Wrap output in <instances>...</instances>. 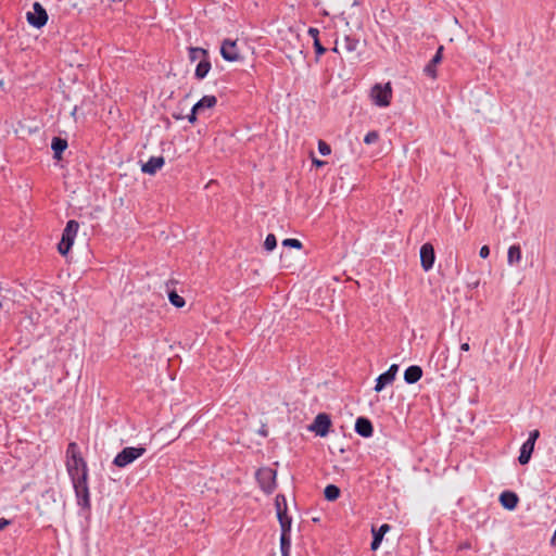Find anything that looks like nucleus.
Here are the masks:
<instances>
[{"mask_svg":"<svg viewBox=\"0 0 556 556\" xmlns=\"http://www.w3.org/2000/svg\"><path fill=\"white\" fill-rule=\"evenodd\" d=\"M66 470L72 481L88 479V469L76 442H71L66 448Z\"/></svg>","mask_w":556,"mask_h":556,"instance_id":"f257e3e1","label":"nucleus"},{"mask_svg":"<svg viewBox=\"0 0 556 556\" xmlns=\"http://www.w3.org/2000/svg\"><path fill=\"white\" fill-rule=\"evenodd\" d=\"M146 447L139 445V446H128L124 447L113 459V464L116 467L124 468L131 463H134L136 459L141 457L146 453Z\"/></svg>","mask_w":556,"mask_h":556,"instance_id":"f03ea898","label":"nucleus"},{"mask_svg":"<svg viewBox=\"0 0 556 556\" xmlns=\"http://www.w3.org/2000/svg\"><path fill=\"white\" fill-rule=\"evenodd\" d=\"M370 99L379 108H386L390 104L392 98V88L390 83L375 84L370 89Z\"/></svg>","mask_w":556,"mask_h":556,"instance_id":"7ed1b4c3","label":"nucleus"},{"mask_svg":"<svg viewBox=\"0 0 556 556\" xmlns=\"http://www.w3.org/2000/svg\"><path fill=\"white\" fill-rule=\"evenodd\" d=\"M78 228H79L78 222H76L74 219H71L67 222V224L63 230L61 241L58 244V250L61 255H66L70 252V250L74 243L75 237L77 235Z\"/></svg>","mask_w":556,"mask_h":556,"instance_id":"20e7f679","label":"nucleus"},{"mask_svg":"<svg viewBox=\"0 0 556 556\" xmlns=\"http://www.w3.org/2000/svg\"><path fill=\"white\" fill-rule=\"evenodd\" d=\"M188 58L191 64H194V70H211L212 63L208 51L203 48L191 47L188 50Z\"/></svg>","mask_w":556,"mask_h":556,"instance_id":"39448f33","label":"nucleus"},{"mask_svg":"<svg viewBox=\"0 0 556 556\" xmlns=\"http://www.w3.org/2000/svg\"><path fill=\"white\" fill-rule=\"evenodd\" d=\"M219 53L227 62H237L242 60L241 49L239 48L237 39H224L220 43Z\"/></svg>","mask_w":556,"mask_h":556,"instance_id":"423d86ee","label":"nucleus"},{"mask_svg":"<svg viewBox=\"0 0 556 556\" xmlns=\"http://www.w3.org/2000/svg\"><path fill=\"white\" fill-rule=\"evenodd\" d=\"M276 476V470L269 467H264L256 471L257 482L260 483V486L265 493L270 494L275 490Z\"/></svg>","mask_w":556,"mask_h":556,"instance_id":"0eeeda50","label":"nucleus"},{"mask_svg":"<svg viewBox=\"0 0 556 556\" xmlns=\"http://www.w3.org/2000/svg\"><path fill=\"white\" fill-rule=\"evenodd\" d=\"M72 483L77 498V504L85 509H89L91 504L88 479H85V477L81 476L80 480L72 481Z\"/></svg>","mask_w":556,"mask_h":556,"instance_id":"6e6552de","label":"nucleus"},{"mask_svg":"<svg viewBox=\"0 0 556 556\" xmlns=\"http://www.w3.org/2000/svg\"><path fill=\"white\" fill-rule=\"evenodd\" d=\"M343 50L350 65H354L361 61V42L357 38L345 36Z\"/></svg>","mask_w":556,"mask_h":556,"instance_id":"1a4fd4ad","label":"nucleus"},{"mask_svg":"<svg viewBox=\"0 0 556 556\" xmlns=\"http://www.w3.org/2000/svg\"><path fill=\"white\" fill-rule=\"evenodd\" d=\"M26 20L30 26L41 28L48 22V13L41 3L36 1L33 3V11L27 12Z\"/></svg>","mask_w":556,"mask_h":556,"instance_id":"9d476101","label":"nucleus"},{"mask_svg":"<svg viewBox=\"0 0 556 556\" xmlns=\"http://www.w3.org/2000/svg\"><path fill=\"white\" fill-rule=\"evenodd\" d=\"M331 420L327 414H318L308 429L319 437H326L329 432Z\"/></svg>","mask_w":556,"mask_h":556,"instance_id":"9b49d317","label":"nucleus"},{"mask_svg":"<svg viewBox=\"0 0 556 556\" xmlns=\"http://www.w3.org/2000/svg\"><path fill=\"white\" fill-rule=\"evenodd\" d=\"M399 370V365L392 364L387 371L376 379L375 391L381 392L388 384L392 383Z\"/></svg>","mask_w":556,"mask_h":556,"instance_id":"f8f14e48","label":"nucleus"},{"mask_svg":"<svg viewBox=\"0 0 556 556\" xmlns=\"http://www.w3.org/2000/svg\"><path fill=\"white\" fill-rule=\"evenodd\" d=\"M435 260L434 249L431 243H425L420 248V264L428 271L433 267Z\"/></svg>","mask_w":556,"mask_h":556,"instance_id":"ddd939ff","label":"nucleus"},{"mask_svg":"<svg viewBox=\"0 0 556 556\" xmlns=\"http://www.w3.org/2000/svg\"><path fill=\"white\" fill-rule=\"evenodd\" d=\"M355 432L363 438H370L374 432L371 421L366 417H358L355 421Z\"/></svg>","mask_w":556,"mask_h":556,"instance_id":"4468645a","label":"nucleus"},{"mask_svg":"<svg viewBox=\"0 0 556 556\" xmlns=\"http://www.w3.org/2000/svg\"><path fill=\"white\" fill-rule=\"evenodd\" d=\"M164 164L165 160L163 156H151L148 162L141 166V170L144 174L154 175Z\"/></svg>","mask_w":556,"mask_h":556,"instance_id":"2eb2a0df","label":"nucleus"},{"mask_svg":"<svg viewBox=\"0 0 556 556\" xmlns=\"http://www.w3.org/2000/svg\"><path fill=\"white\" fill-rule=\"evenodd\" d=\"M519 502L518 495L513 491H504L500 495L501 505L508 510H514Z\"/></svg>","mask_w":556,"mask_h":556,"instance_id":"dca6fc26","label":"nucleus"},{"mask_svg":"<svg viewBox=\"0 0 556 556\" xmlns=\"http://www.w3.org/2000/svg\"><path fill=\"white\" fill-rule=\"evenodd\" d=\"M389 530L390 526L388 523L381 525L378 530H372V541L370 544L372 551H377L380 547L382 539Z\"/></svg>","mask_w":556,"mask_h":556,"instance_id":"f3484780","label":"nucleus"},{"mask_svg":"<svg viewBox=\"0 0 556 556\" xmlns=\"http://www.w3.org/2000/svg\"><path fill=\"white\" fill-rule=\"evenodd\" d=\"M422 377V369L420 366L412 365L404 371V380L408 384L416 383Z\"/></svg>","mask_w":556,"mask_h":556,"instance_id":"a211bd4d","label":"nucleus"},{"mask_svg":"<svg viewBox=\"0 0 556 556\" xmlns=\"http://www.w3.org/2000/svg\"><path fill=\"white\" fill-rule=\"evenodd\" d=\"M67 148V141L61 137H53L52 139V142H51V149L53 151V157L55 160H61L62 159V153L66 150Z\"/></svg>","mask_w":556,"mask_h":556,"instance_id":"6ab92c4d","label":"nucleus"},{"mask_svg":"<svg viewBox=\"0 0 556 556\" xmlns=\"http://www.w3.org/2000/svg\"><path fill=\"white\" fill-rule=\"evenodd\" d=\"M534 445L533 443L531 442H528L526 441L521 447H520V454H519V457H518V462L520 465H527L530 459H531V455L534 451Z\"/></svg>","mask_w":556,"mask_h":556,"instance_id":"aec40b11","label":"nucleus"},{"mask_svg":"<svg viewBox=\"0 0 556 556\" xmlns=\"http://www.w3.org/2000/svg\"><path fill=\"white\" fill-rule=\"evenodd\" d=\"M217 99L215 96H204L194 104V111L203 112L205 109H212L216 105Z\"/></svg>","mask_w":556,"mask_h":556,"instance_id":"412c9836","label":"nucleus"},{"mask_svg":"<svg viewBox=\"0 0 556 556\" xmlns=\"http://www.w3.org/2000/svg\"><path fill=\"white\" fill-rule=\"evenodd\" d=\"M521 261V250L520 247L517 244H514L509 247L508 253H507V263L511 265H516Z\"/></svg>","mask_w":556,"mask_h":556,"instance_id":"4be33fe9","label":"nucleus"},{"mask_svg":"<svg viewBox=\"0 0 556 556\" xmlns=\"http://www.w3.org/2000/svg\"><path fill=\"white\" fill-rule=\"evenodd\" d=\"M443 46H439L434 55L424 66V70H435L437 65L442 61L443 58Z\"/></svg>","mask_w":556,"mask_h":556,"instance_id":"5701e85b","label":"nucleus"},{"mask_svg":"<svg viewBox=\"0 0 556 556\" xmlns=\"http://www.w3.org/2000/svg\"><path fill=\"white\" fill-rule=\"evenodd\" d=\"M277 517L287 514V498L283 494H278L275 498Z\"/></svg>","mask_w":556,"mask_h":556,"instance_id":"b1692460","label":"nucleus"},{"mask_svg":"<svg viewBox=\"0 0 556 556\" xmlns=\"http://www.w3.org/2000/svg\"><path fill=\"white\" fill-rule=\"evenodd\" d=\"M324 495L327 501H336L340 496V489L334 484H328L324 490Z\"/></svg>","mask_w":556,"mask_h":556,"instance_id":"393cba45","label":"nucleus"},{"mask_svg":"<svg viewBox=\"0 0 556 556\" xmlns=\"http://www.w3.org/2000/svg\"><path fill=\"white\" fill-rule=\"evenodd\" d=\"M281 528V534L290 535L292 519L287 514L277 517Z\"/></svg>","mask_w":556,"mask_h":556,"instance_id":"a878e982","label":"nucleus"},{"mask_svg":"<svg viewBox=\"0 0 556 556\" xmlns=\"http://www.w3.org/2000/svg\"><path fill=\"white\" fill-rule=\"evenodd\" d=\"M168 300L172 305H174L177 308H181L185 306L186 302L182 296H180L176 291L169 290L168 291Z\"/></svg>","mask_w":556,"mask_h":556,"instance_id":"bb28decb","label":"nucleus"},{"mask_svg":"<svg viewBox=\"0 0 556 556\" xmlns=\"http://www.w3.org/2000/svg\"><path fill=\"white\" fill-rule=\"evenodd\" d=\"M291 548V538L290 535L280 534V552L281 556H289Z\"/></svg>","mask_w":556,"mask_h":556,"instance_id":"cd10ccee","label":"nucleus"},{"mask_svg":"<svg viewBox=\"0 0 556 556\" xmlns=\"http://www.w3.org/2000/svg\"><path fill=\"white\" fill-rule=\"evenodd\" d=\"M277 247V239L275 235L268 233L264 241V248L267 251H273Z\"/></svg>","mask_w":556,"mask_h":556,"instance_id":"c85d7f7f","label":"nucleus"},{"mask_svg":"<svg viewBox=\"0 0 556 556\" xmlns=\"http://www.w3.org/2000/svg\"><path fill=\"white\" fill-rule=\"evenodd\" d=\"M379 139V134L378 131L376 130H371V131H368L365 137H364V142L366 144H372L375 142H377V140Z\"/></svg>","mask_w":556,"mask_h":556,"instance_id":"c756f323","label":"nucleus"},{"mask_svg":"<svg viewBox=\"0 0 556 556\" xmlns=\"http://www.w3.org/2000/svg\"><path fill=\"white\" fill-rule=\"evenodd\" d=\"M318 151L323 156H327L331 153V148L327 142L319 140L318 141Z\"/></svg>","mask_w":556,"mask_h":556,"instance_id":"7c9ffc66","label":"nucleus"},{"mask_svg":"<svg viewBox=\"0 0 556 556\" xmlns=\"http://www.w3.org/2000/svg\"><path fill=\"white\" fill-rule=\"evenodd\" d=\"M282 245L283 247H289V248H295V249H301L302 248L301 241L298 240V239H293V238L285 239L282 241Z\"/></svg>","mask_w":556,"mask_h":556,"instance_id":"2f4dec72","label":"nucleus"},{"mask_svg":"<svg viewBox=\"0 0 556 556\" xmlns=\"http://www.w3.org/2000/svg\"><path fill=\"white\" fill-rule=\"evenodd\" d=\"M314 49L317 56L326 52V48L321 45L319 38H316V41H314Z\"/></svg>","mask_w":556,"mask_h":556,"instance_id":"473e14b6","label":"nucleus"},{"mask_svg":"<svg viewBox=\"0 0 556 556\" xmlns=\"http://www.w3.org/2000/svg\"><path fill=\"white\" fill-rule=\"evenodd\" d=\"M539 437H540L539 430H536V429L532 430L529 432V438L527 441L535 444V441L539 439Z\"/></svg>","mask_w":556,"mask_h":556,"instance_id":"72a5a7b5","label":"nucleus"},{"mask_svg":"<svg viewBox=\"0 0 556 556\" xmlns=\"http://www.w3.org/2000/svg\"><path fill=\"white\" fill-rule=\"evenodd\" d=\"M307 34L312 37L314 41H316V38H319V30L315 27H309L307 30Z\"/></svg>","mask_w":556,"mask_h":556,"instance_id":"f704fd0d","label":"nucleus"},{"mask_svg":"<svg viewBox=\"0 0 556 556\" xmlns=\"http://www.w3.org/2000/svg\"><path fill=\"white\" fill-rule=\"evenodd\" d=\"M200 113H201L200 111H194V105H193L191 109V113L188 115V121L193 124L197 121V114H200Z\"/></svg>","mask_w":556,"mask_h":556,"instance_id":"c9c22d12","label":"nucleus"},{"mask_svg":"<svg viewBox=\"0 0 556 556\" xmlns=\"http://www.w3.org/2000/svg\"><path fill=\"white\" fill-rule=\"evenodd\" d=\"M479 255H480V257H482V258H486V257L490 255V249H489V247H488V245H483V247H481L480 252H479Z\"/></svg>","mask_w":556,"mask_h":556,"instance_id":"e433bc0d","label":"nucleus"},{"mask_svg":"<svg viewBox=\"0 0 556 556\" xmlns=\"http://www.w3.org/2000/svg\"><path fill=\"white\" fill-rule=\"evenodd\" d=\"M208 72H194L197 80H202L206 77Z\"/></svg>","mask_w":556,"mask_h":556,"instance_id":"4c0bfd02","label":"nucleus"},{"mask_svg":"<svg viewBox=\"0 0 556 556\" xmlns=\"http://www.w3.org/2000/svg\"><path fill=\"white\" fill-rule=\"evenodd\" d=\"M10 523H11V521L9 519L0 518V530L4 529Z\"/></svg>","mask_w":556,"mask_h":556,"instance_id":"58836bf2","label":"nucleus"},{"mask_svg":"<svg viewBox=\"0 0 556 556\" xmlns=\"http://www.w3.org/2000/svg\"><path fill=\"white\" fill-rule=\"evenodd\" d=\"M469 349H470V346H469V343H468V342H465V343H462V344H460V350H462V351L467 352V351H469Z\"/></svg>","mask_w":556,"mask_h":556,"instance_id":"ea45409f","label":"nucleus"},{"mask_svg":"<svg viewBox=\"0 0 556 556\" xmlns=\"http://www.w3.org/2000/svg\"><path fill=\"white\" fill-rule=\"evenodd\" d=\"M428 74L431 76V78H433V79L437 78V72L431 71V72H428Z\"/></svg>","mask_w":556,"mask_h":556,"instance_id":"a19ab883","label":"nucleus"},{"mask_svg":"<svg viewBox=\"0 0 556 556\" xmlns=\"http://www.w3.org/2000/svg\"><path fill=\"white\" fill-rule=\"evenodd\" d=\"M260 433H261L262 435H264V437H266V435H267V431H266V429H264V428H262V429L260 430Z\"/></svg>","mask_w":556,"mask_h":556,"instance_id":"79ce46f5","label":"nucleus"},{"mask_svg":"<svg viewBox=\"0 0 556 556\" xmlns=\"http://www.w3.org/2000/svg\"><path fill=\"white\" fill-rule=\"evenodd\" d=\"M314 162H315V164H316L317 166H321V165L324 164V162H323V161H318V160H315Z\"/></svg>","mask_w":556,"mask_h":556,"instance_id":"37998d69","label":"nucleus"},{"mask_svg":"<svg viewBox=\"0 0 556 556\" xmlns=\"http://www.w3.org/2000/svg\"><path fill=\"white\" fill-rule=\"evenodd\" d=\"M332 50H333L334 52L340 53L339 48H338V42H336V46H334V48H333Z\"/></svg>","mask_w":556,"mask_h":556,"instance_id":"c03bdc74","label":"nucleus"},{"mask_svg":"<svg viewBox=\"0 0 556 556\" xmlns=\"http://www.w3.org/2000/svg\"><path fill=\"white\" fill-rule=\"evenodd\" d=\"M2 86H3V81H2V80H0V87H2Z\"/></svg>","mask_w":556,"mask_h":556,"instance_id":"a18cd8bd","label":"nucleus"}]
</instances>
